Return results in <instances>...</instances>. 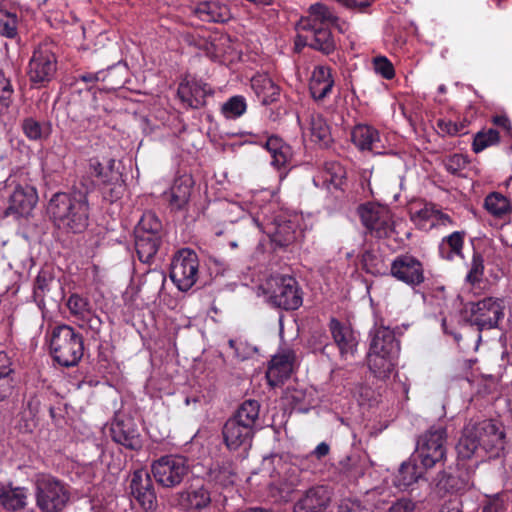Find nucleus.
<instances>
[{
  "label": "nucleus",
  "instance_id": "19",
  "mask_svg": "<svg viewBox=\"0 0 512 512\" xmlns=\"http://www.w3.org/2000/svg\"><path fill=\"white\" fill-rule=\"evenodd\" d=\"M330 330L341 358L346 361L353 358L357 352L359 335L349 325L336 319L331 320Z\"/></svg>",
  "mask_w": 512,
  "mask_h": 512
},
{
  "label": "nucleus",
  "instance_id": "52",
  "mask_svg": "<svg viewBox=\"0 0 512 512\" xmlns=\"http://www.w3.org/2000/svg\"><path fill=\"white\" fill-rule=\"evenodd\" d=\"M54 282V277L47 270H41L36 277L34 284V297L41 298L43 297L49 290L51 285Z\"/></svg>",
  "mask_w": 512,
  "mask_h": 512
},
{
  "label": "nucleus",
  "instance_id": "35",
  "mask_svg": "<svg viewBox=\"0 0 512 512\" xmlns=\"http://www.w3.org/2000/svg\"><path fill=\"white\" fill-rule=\"evenodd\" d=\"M251 88L262 104L274 102L279 95V87L266 74H258L251 79Z\"/></svg>",
  "mask_w": 512,
  "mask_h": 512
},
{
  "label": "nucleus",
  "instance_id": "48",
  "mask_svg": "<svg viewBox=\"0 0 512 512\" xmlns=\"http://www.w3.org/2000/svg\"><path fill=\"white\" fill-rule=\"evenodd\" d=\"M18 34V18L16 14L0 11V35L13 39Z\"/></svg>",
  "mask_w": 512,
  "mask_h": 512
},
{
  "label": "nucleus",
  "instance_id": "55",
  "mask_svg": "<svg viewBox=\"0 0 512 512\" xmlns=\"http://www.w3.org/2000/svg\"><path fill=\"white\" fill-rule=\"evenodd\" d=\"M312 392L295 391L292 395V399L295 402V409L299 412H308L311 407L314 406V400L312 399Z\"/></svg>",
  "mask_w": 512,
  "mask_h": 512
},
{
  "label": "nucleus",
  "instance_id": "3",
  "mask_svg": "<svg viewBox=\"0 0 512 512\" xmlns=\"http://www.w3.org/2000/svg\"><path fill=\"white\" fill-rule=\"evenodd\" d=\"M48 213L58 228L80 233L88 226V202L82 195L56 193L48 204Z\"/></svg>",
  "mask_w": 512,
  "mask_h": 512
},
{
  "label": "nucleus",
  "instance_id": "53",
  "mask_svg": "<svg viewBox=\"0 0 512 512\" xmlns=\"http://www.w3.org/2000/svg\"><path fill=\"white\" fill-rule=\"evenodd\" d=\"M484 272V261L483 258L480 255H474L471 261L469 272L466 276V280L471 283L475 284L478 283Z\"/></svg>",
  "mask_w": 512,
  "mask_h": 512
},
{
  "label": "nucleus",
  "instance_id": "17",
  "mask_svg": "<svg viewBox=\"0 0 512 512\" xmlns=\"http://www.w3.org/2000/svg\"><path fill=\"white\" fill-rule=\"evenodd\" d=\"M458 455V465L464 467L463 461L471 460L473 457L476 458L466 469L474 470L478 464L479 459H482V447L477 438L475 428L472 427L471 423L467 424L464 429L461 438L456 446Z\"/></svg>",
  "mask_w": 512,
  "mask_h": 512
},
{
  "label": "nucleus",
  "instance_id": "12",
  "mask_svg": "<svg viewBox=\"0 0 512 512\" xmlns=\"http://www.w3.org/2000/svg\"><path fill=\"white\" fill-rule=\"evenodd\" d=\"M57 70L55 54L48 45L38 46L32 54L28 66V76L34 84H44L53 79Z\"/></svg>",
  "mask_w": 512,
  "mask_h": 512
},
{
  "label": "nucleus",
  "instance_id": "29",
  "mask_svg": "<svg viewBox=\"0 0 512 512\" xmlns=\"http://www.w3.org/2000/svg\"><path fill=\"white\" fill-rule=\"evenodd\" d=\"M298 122L301 125L304 136L309 134L313 142L323 143L324 145L329 143L331 135L330 127L322 115L314 112L310 113L305 126H303L300 116H298Z\"/></svg>",
  "mask_w": 512,
  "mask_h": 512
},
{
  "label": "nucleus",
  "instance_id": "10",
  "mask_svg": "<svg viewBox=\"0 0 512 512\" xmlns=\"http://www.w3.org/2000/svg\"><path fill=\"white\" fill-rule=\"evenodd\" d=\"M151 471L156 482L165 488H173L182 483L189 473L187 459L178 455H167L154 461Z\"/></svg>",
  "mask_w": 512,
  "mask_h": 512
},
{
  "label": "nucleus",
  "instance_id": "59",
  "mask_svg": "<svg viewBox=\"0 0 512 512\" xmlns=\"http://www.w3.org/2000/svg\"><path fill=\"white\" fill-rule=\"evenodd\" d=\"M376 0H336L344 7L357 12H365Z\"/></svg>",
  "mask_w": 512,
  "mask_h": 512
},
{
  "label": "nucleus",
  "instance_id": "34",
  "mask_svg": "<svg viewBox=\"0 0 512 512\" xmlns=\"http://www.w3.org/2000/svg\"><path fill=\"white\" fill-rule=\"evenodd\" d=\"M210 495L203 487L181 491L175 495V505L183 509H202L210 503Z\"/></svg>",
  "mask_w": 512,
  "mask_h": 512
},
{
  "label": "nucleus",
  "instance_id": "9",
  "mask_svg": "<svg viewBox=\"0 0 512 512\" xmlns=\"http://www.w3.org/2000/svg\"><path fill=\"white\" fill-rule=\"evenodd\" d=\"M470 322L478 330H490L498 327L499 321L504 318L505 301L498 297H485L468 305Z\"/></svg>",
  "mask_w": 512,
  "mask_h": 512
},
{
  "label": "nucleus",
  "instance_id": "4",
  "mask_svg": "<svg viewBox=\"0 0 512 512\" xmlns=\"http://www.w3.org/2000/svg\"><path fill=\"white\" fill-rule=\"evenodd\" d=\"M49 352L55 362L63 367H73L83 357V337L71 326L59 325L49 335Z\"/></svg>",
  "mask_w": 512,
  "mask_h": 512
},
{
  "label": "nucleus",
  "instance_id": "2",
  "mask_svg": "<svg viewBox=\"0 0 512 512\" xmlns=\"http://www.w3.org/2000/svg\"><path fill=\"white\" fill-rule=\"evenodd\" d=\"M337 21V15L328 6L320 2L314 3L309 7L308 15L298 23V40L329 54L335 47L330 29Z\"/></svg>",
  "mask_w": 512,
  "mask_h": 512
},
{
  "label": "nucleus",
  "instance_id": "39",
  "mask_svg": "<svg viewBox=\"0 0 512 512\" xmlns=\"http://www.w3.org/2000/svg\"><path fill=\"white\" fill-rule=\"evenodd\" d=\"M464 236V232L455 231L447 237H444L439 244L440 256L446 260H453L455 257H461Z\"/></svg>",
  "mask_w": 512,
  "mask_h": 512
},
{
  "label": "nucleus",
  "instance_id": "56",
  "mask_svg": "<svg viewBox=\"0 0 512 512\" xmlns=\"http://www.w3.org/2000/svg\"><path fill=\"white\" fill-rule=\"evenodd\" d=\"M210 479L220 484L221 486H228L233 483L234 474L228 468L212 469L210 471Z\"/></svg>",
  "mask_w": 512,
  "mask_h": 512
},
{
  "label": "nucleus",
  "instance_id": "25",
  "mask_svg": "<svg viewBox=\"0 0 512 512\" xmlns=\"http://www.w3.org/2000/svg\"><path fill=\"white\" fill-rule=\"evenodd\" d=\"M110 432L112 439L126 448L136 450L141 447L140 433L131 419L114 421Z\"/></svg>",
  "mask_w": 512,
  "mask_h": 512
},
{
  "label": "nucleus",
  "instance_id": "62",
  "mask_svg": "<svg viewBox=\"0 0 512 512\" xmlns=\"http://www.w3.org/2000/svg\"><path fill=\"white\" fill-rule=\"evenodd\" d=\"M415 510V503L409 499H401L394 503L388 512H413Z\"/></svg>",
  "mask_w": 512,
  "mask_h": 512
},
{
  "label": "nucleus",
  "instance_id": "7",
  "mask_svg": "<svg viewBox=\"0 0 512 512\" xmlns=\"http://www.w3.org/2000/svg\"><path fill=\"white\" fill-rule=\"evenodd\" d=\"M199 259L195 251L183 248L173 256L170 278L180 291H188L198 280Z\"/></svg>",
  "mask_w": 512,
  "mask_h": 512
},
{
  "label": "nucleus",
  "instance_id": "50",
  "mask_svg": "<svg viewBox=\"0 0 512 512\" xmlns=\"http://www.w3.org/2000/svg\"><path fill=\"white\" fill-rule=\"evenodd\" d=\"M229 346L234 350L235 357L240 361L252 359L257 353V347L246 341L229 340Z\"/></svg>",
  "mask_w": 512,
  "mask_h": 512
},
{
  "label": "nucleus",
  "instance_id": "26",
  "mask_svg": "<svg viewBox=\"0 0 512 512\" xmlns=\"http://www.w3.org/2000/svg\"><path fill=\"white\" fill-rule=\"evenodd\" d=\"M114 163L115 160L112 158L103 159V161L98 157L91 158L87 173L92 177V180L90 184H85L87 189L110 184L115 177Z\"/></svg>",
  "mask_w": 512,
  "mask_h": 512
},
{
  "label": "nucleus",
  "instance_id": "13",
  "mask_svg": "<svg viewBox=\"0 0 512 512\" xmlns=\"http://www.w3.org/2000/svg\"><path fill=\"white\" fill-rule=\"evenodd\" d=\"M484 452L497 456L505 445V433L501 425L492 420L471 423Z\"/></svg>",
  "mask_w": 512,
  "mask_h": 512
},
{
  "label": "nucleus",
  "instance_id": "43",
  "mask_svg": "<svg viewBox=\"0 0 512 512\" xmlns=\"http://www.w3.org/2000/svg\"><path fill=\"white\" fill-rule=\"evenodd\" d=\"M13 372L12 363L7 353L0 351V401L5 399L12 391V380L10 378Z\"/></svg>",
  "mask_w": 512,
  "mask_h": 512
},
{
  "label": "nucleus",
  "instance_id": "8",
  "mask_svg": "<svg viewBox=\"0 0 512 512\" xmlns=\"http://www.w3.org/2000/svg\"><path fill=\"white\" fill-rule=\"evenodd\" d=\"M362 224L376 238H388L394 233V220L388 206L369 202L359 207Z\"/></svg>",
  "mask_w": 512,
  "mask_h": 512
},
{
  "label": "nucleus",
  "instance_id": "31",
  "mask_svg": "<svg viewBox=\"0 0 512 512\" xmlns=\"http://www.w3.org/2000/svg\"><path fill=\"white\" fill-rule=\"evenodd\" d=\"M196 16L206 22H226L231 18L230 9L219 1H203L194 8Z\"/></svg>",
  "mask_w": 512,
  "mask_h": 512
},
{
  "label": "nucleus",
  "instance_id": "18",
  "mask_svg": "<svg viewBox=\"0 0 512 512\" xmlns=\"http://www.w3.org/2000/svg\"><path fill=\"white\" fill-rule=\"evenodd\" d=\"M37 200L38 196L34 187L28 184L17 185L9 198V206L5 215L27 216L36 205Z\"/></svg>",
  "mask_w": 512,
  "mask_h": 512
},
{
  "label": "nucleus",
  "instance_id": "21",
  "mask_svg": "<svg viewBox=\"0 0 512 512\" xmlns=\"http://www.w3.org/2000/svg\"><path fill=\"white\" fill-rule=\"evenodd\" d=\"M255 430L241 423L234 418H229L223 427V438L230 450H237L240 447L250 446Z\"/></svg>",
  "mask_w": 512,
  "mask_h": 512
},
{
  "label": "nucleus",
  "instance_id": "28",
  "mask_svg": "<svg viewBox=\"0 0 512 512\" xmlns=\"http://www.w3.org/2000/svg\"><path fill=\"white\" fill-rule=\"evenodd\" d=\"M351 138L360 150H369L377 154L382 153L383 145L379 133L369 125L360 124L355 126L351 132Z\"/></svg>",
  "mask_w": 512,
  "mask_h": 512
},
{
  "label": "nucleus",
  "instance_id": "44",
  "mask_svg": "<svg viewBox=\"0 0 512 512\" xmlns=\"http://www.w3.org/2000/svg\"><path fill=\"white\" fill-rule=\"evenodd\" d=\"M247 109V103L243 96L236 95L223 103L221 112L227 119H236L242 116Z\"/></svg>",
  "mask_w": 512,
  "mask_h": 512
},
{
  "label": "nucleus",
  "instance_id": "42",
  "mask_svg": "<svg viewBox=\"0 0 512 512\" xmlns=\"http://www.w3.org/2000/svg\"><path fill=\"white\" fill-rule=\"evenodd\" d=\"M260 404L256 400H246L237 409L236 413L232 416L235 420L247 424L248 427L255 430L257 421L259 419Z\"/></svg>",
  "mask_w": 512,
  "mask_h": 512
},
{
  "label": "nucleus",
  "instance_id": "64",
  "mask_svg": "<svg viewBox=\"0 0 512 512\" xmlns=\"http://www.w3.org/2000/svg\"><path fill=\"white\" fill-rule=\"evenodd\" d=\"M492 121L496 126H499L505 129L509 134H512L511 123L507 116L497 115L493 117Z\"/></svg>",
  "mask_w": 512,
  "mask_h": 512
},
{
  "label": "nucleus",
  "instance_id": "47",
  "mask_svg": "<svg viewBox=\"0 0 512 512\" xmlns=\"http://www.w3.org/2000/svg\"><path fill=\"white\" fill-rule=\"evenodd\" d=\"M499 133L494 129L478 132L473 140L472 149L475 153H480L486 148L498 143Z\"/></svg>",
  "mask_w": 512,
  "mask_h": 512
},
{
  "label": "nucleus",
  "instance_id": "51",
  "mask_svg": "<svg viewBox=\"0 0 512 512\" xmlns=\"http://www.w3.org/2000/svg\"><path fill=\"white\" fill-rule=\"evenodd\" d=\"M13 93L10 80L0 70V115L10 106Z\"/></svg>",
  "mask_w": 512,
  "mask_h": 512
},
{
  "label": "nucleus",
  "instance_id": "40",
  "mask_svg": "<svg viewBox=\"0 0 512 512\" xmlns=\"http://www.w3.org/2000/svg\"><path fill=\"white\" fill-rule=\"evenodd\" d=\"M27 504V492L24 488L16 487L0 490V505L9 511L22 509Z\"/></svg>",
  "mask_w": 512,
  "mask_h": 512
},
{
  "label": "nucleus",
  "instance_id": "1",
  "mask_svg": "<svg viewBox=\"0 0 512 512\" xmlns=\"http://www.w3.org/2000/svg\"><path fill=\"white\" fill-rule=\"evenodd\" d=\"M272 195L268 191H262L256 195L255 203L247 208L253 223L260 231L265 233L275 245L283 247L291 244L297 238L295 223L290 216L283 211L276 212L278 204L269 200L265 204H259Z\"/></svg>",
  "mask_w": 512,
  "mask_h": 512
},
{
  "label": "nucleus",
  "instance_id": "27",
  "mask_svg": "<svg viewBox=\"0 0 512 512\" xmlns=\"http://www.w3.org/2000/svg\"><path fill=\"white\" fill-rule=\"evenodd\" d=\"M330 501L328 490L323 487H315L306 492L294 506L295 512H323Z\"/></svg>",
  "mask_w": 512,
  "mask_h": 512
},
{
  "label": "nucleus",
  "instance_id": "6",
  "mask_svg": "<svg viewBox=\"0 0 512 512\" xmlns=\"http://www.w3.org/2000/svg\"><path fill=\"white\" fill-rule=\"evenodd\" d=\"M36 506L41 512H61L70 499L65 483L51 475H40L36 480Z\"/></svg>",
  "mask_w": 512,
  "mask_h": 512
},
{
  "label": "nucleus",
  "instance_id": "23",
  "mask_svg": "<svg viewBox=\"0 0 512 512\" xmlns=\"http://www.w3.org/2000/svg\"><path fill=\"white\" fill-rule=\"evenodd\" d=\"M334 87V78L329 66H315L309 81V91L312 98L319 102L330 95Z\"/></svg>",
  "mask_w": 512,
  "mask_h": 512
},
{
  "label": "nucleus",
  "instance_id": "33",
  "mask_svg": "<svg viewBox=\"0 0 512 512\" xmlns=\"http://www.w3.org/2000/svg\"><path fill=\"white\" fill-rule=\"evenodd\" d=\"M265 147L271 156V165L276 169L286 168L292 159V149L281 138L271 136L265 141Z\"/></svg>",
  "mask_w": 512,
  "mask_h": 512
},
{
  "label": "nucleus",
  "instance_id": "49",
  "mask_svg": "<svg viewBox=\"0 0 512 512\" xmlns=\"http://www.w3.org/2000/svg\"><path fill=\"white\" fill-rule=\"evenodd\" d=\"M24 134L30 140H40L49 134V128L41 125L33 118H27L22 124Z\"/></svg>",
  "mask_w": 512,
  "mask_h": 512
},
{
  "label": "nucleus",
  "instance_id": "22",
  "mask_svg": "<svg viewBox=\"0 0 512 512\" xmlns=\"http://www.w3.org/2000/svg\"><path fill=\"white\" fill-rule=\"evenodd\" d=\"M211 93V88L201 81L191 79L184 80L178 87L177 94L182 101L189 108H200L205 103V98Z\"/></svg>",
  "mask_w": 512,
  "mask_h": 512
},
{
  "label": "nucleus",
  "instance_id": "58",
  "mask_svg": "<svg viewBox=\"0 0 512 512\" xmlns=\"http://www.w3.org/2000/svg\"><path fill=\"white\" fill-rule=\"evenodd\" d=\"M467 165V159L465 156L461 154H454L449 157L445 163L446 169L452 173L456 174Z\"/></svg>",
  "mask_w": 512,
  "mask_h": 512
},
{
  "label": "nucleus",
  "instance_id": "54",
  "mask_svg": "<svg viewBox=\"0 0 512 512\" xmlns=\"http://www.w3.org/2000/svg\"><path fill=\"white\" fill-rule=\"evenodd\" d=\"M373 67L377 74L390 80L394 77L395 71L392 63L384 56H378L373 60Z\"/></svg>",
  "mask_w": 512,
  "mask_h": 512
},
{
  "label": "nucleus",
  "instance_id": "60",
  "mask_svg": "<svg viewBox=\"0 0 512 512\" xmlns=\"http://www.w3.org/2000/svg\"><path fill=\"white\" fill-rule=\"evenodd\" d=\"M437 132L441 136H457V128L454 121L448 119H439L437 121Z\"/></svg>",
  "mask_w": 512,
  "mask_h": 512
},
{
  "label": "nucleus",
  "instance_id": "20",
  "mask_svg": "<svg viewBox=\"0 0 512 512\" xmlns=\"http://www.w3.org/2000/svg\"><path fill=\"white\" fill-rule=\"evenodd\" d=\"M67 307L70 313L77 319L81 328H88L93 332H98L102 321L92 310L87 299L73 294L67 301Z\"/></svg>",
  "mask_w": 512,
  "mask_h": 512
},
{
  "label": "nucleus",
  "instance_id": "57",
  "mask_svg": "<svg viewBox=\"0 0 512 512\" xmlns=\"http://www.w3.org/2000/svg\"><path fill=\"white\" fill-rule=\"evenodd\" d=\"M447 485H448V488H447L448 490L455 492V493H463V492L471 489V487L473 486V482L470 480V477L468 474L465 478H462L459 480H456V478L453 476H449L447 478Z\"/></svg>",
  "mask_w": 512,
  "mask_h": 512
},
{
  "label": "nucleus",
  "instance_id": "41",
  "mask_svg": "<svg viewBox=\"0 0 512 512\" xmlns=\"http://www.w3.org/2000/svg\"><path fill=\"white\" fill-rule=\"evenodd\" d=\"M284 475L279 484V497L283 501H288L290 494L300 484L299 469L293 464L291 466H284L281 468Z\"/></svg>",
  "mask_w": 512,
  "mask_h": 512
},
{
  "label": "nucleus",
  "instance_id": "38",
  "mask_svg": "<svg viewBox=\"0 0 512 512\" xmlns=\"http://www.w3.org/2000/svg\"><path fill=\"white\" fill-rule=\"evenodd\" d=\"M422 476V471L415 463L403 462L394 476L393 484L400 491H405L416 483Z\"/></svg>",
  "mask_w": 512,
  "mask_h": 512
},
{
  "label": "nucleus",
  "instance_id": "36",
  "mask_svg": "<svg viewBox=\"0 0 512 512\" xmlns=\"http://www.w3.org/2000/svg\"><path fill=\"white\" fill-rule=\"evenodd\" d=\"M486 211L497 219H505L512 212L510 200L498 192L489 193L484 200Z\"/></svg>",
  "mask_w": 512,
  "mask_h": 512
},
{
  "label": "nucleus",
  "instance_id": "11",
  "mask_svg": "<svg viewBox=\"0 0 512 512\" xmlns=\"http://www.w3.org/2000/svg\"><path fill=\"white\" fill-rule=\"evenodd\" d=\"M446 429L432 427L417 441V456L424 468H432L442 461L446 454Z\"/></svg>",
  "mask_w": 512,
  "mask_h": 512
},
{
  "label": "nucleus",
  "instance_id": "14",
  "mask_svg": "<svg viewBox=\"0 0 512 512\" xmlns=\"http://www.w3.org/2000/svg\"><path fill=\"white\" fill-rule=\"evenodd\" d=\"M296 362L295 352L289 348H281L280 351L274 355L269 363L266 378L270 386H279L287 380Z\"/></svg>",
  "mask_w": 512,
  "mask_h": 512
},
{
  "label": "nucleus",
  "instance_id": "37",
  "mask_svg": "<svg viewBox=\"0 0 512 512\" xmlns=\"http://www.w3.org/2000/svg\"><path fill=\"white\" fill-rule=\"evenodd\" d=\"M160 238V235L135 234V248L140 261H151L158 250Z\"/></svg>",
  "mask_w": 512,
  "mask_h": 512
},
{
  "label": "nucleus",
  "instance_id": "45",
  "mask_svg": "<svg viewBox=\"0 0 512 512\" xmlns=\"http://www.w3.org/2000/svg\"><path fill=\"white\" fill-rule=\"evenodd\" d=\"M434 214L435 205L425 204L423 208L412 213L411 220L419 229L430 230L433 228Z\"/></svg>",
  "mask_w": 512,
  "mask_h": 512
},
{
  "label": "nucleus",
  "instance_id": "46",
  "mask_svg": "<svg viewBox=\"0 0 512 512\" xmlns=\"http://www.w3.org/2000/svg\"><path fill=\"white\" fill-rule=\"evenodd\" d=\"M162 229L161 221L152 212L143 214L135 229V234L160 235Z\"/></svg>",
  "mask_w": 512,
  "mask_h": 512
},
{
  "label": "nucleus",
  "instance_id": "61",
  "mask_svg": "<svg viewBox=\"0 0 512 512\" xmlns=\"http://www.w3.org/2000/svg\"><path fill=\"white\" fill-rule=\"evenodd\" d=\"M453 225H454V222H453L452 218L448 214L442 212L435 206L433 228L441 227V226L449 227V226H453Z\"/></svg>",
  "mask_w": 512,
  "mask_h": 512
},
{
  "label": "nucleus",
  "instance_id": "32",
  "mask_svg": "<svg viewBox=\"0 0 512 512\" xmlns=\"http://www.w3.org/2000/svg\"><path fill=\"white\" fill-rule=\"evenodd\" d=\"M192 185V178L187 175L181 176L174 181L167 194L172 210H183L185 208L191 195Z\"/></svg>",
  "mask_w": 512,
  "mask_h": 512
},
{
  "label": "nucleus",
  "instance_id": "5",
  "mask_svg": "<svg viewBox=\"0 0 512 512\" xmlns=\"http://www.w3.org/2000/svg\"><path fill=\"white\" fill-rule=\"evenodd\" d=\"M266 300L284 310H295L302 305V296L296 280L290 276H271L261 286Z\"/></svg>",
  "mask_w": 512,
  "mask_h": 512
},
{
  "label": "nucleus",
  "instance_id": "30",
  "mask_svg": "<svg viewBox=\"0 0 512 512\" xmlns=\"http://www.w3.org/2000/svg\"><path fill=\"white\" fill-rule=\"evenodd\" d=\"M398 356L368 351L366 356L368 369L375 377L386 379L394 370Z\"/></svg>",
  "mask_w": 512,
  "mask_h": 512
},
{
  "label": "nucleus",
  "instance_id": "15",
  "mask_svg": "<svg viewBox=\"0 0 512 512\" xmlns=\"http://www.w3.org/2000/svg\"><path fill=\"white\" fill-rule=\"evenodd\" d=\"M391 275L408 285H419L424 281L422 263L411 255L397 256L391 263Z\"/></svg>",
  "mask_w": 512,
  "mask_h": 512
},
{
  "label": "nucleus",
  "instance_id": "16",
  "mask_svg": "<svg viewBox=\"0 0 512 512\" xmlns=\"http://www.w3.org/2000/svg\"><path fill=\"white\" fill-rule=\"evenodd\" d=\"M131 494L146 511H155L157 498L150 475L145 470H136L131 478Z\"/></svg>",
  "mask_w": 512,
  "mask_h": 512
},
{
  "label": "nucleus",
  "instance_id": "24",
  "mask_svg": "<svg viewBox=\"0 0 512 512\" xmlns=\"http://www.w3.org/2000/svg\"><path fill=\"white\" fill-rule=\"evenodd\" d=\"M370 346L368 351L387 355H399L400 343L395 333L389 327L375 326L370 332Z\"/></svg>",
  "mask_w": 512,
  "mask_h": 512
},
{
  "label": "nucleus",
  "instance_id": "63",
  "mask_svg": "<svg viewBox=\"0 0 512 512\" xmlns=\"http://www.w3.org/2000/svg\"><path fill=\"white\" fill-rule=\"evenodd\" d=\"M503 509V503L499 497L495 496L489 498L483 505L482 512H501Z\"/></svg>",
  "mask_w": 512,
  "mask_h": 512
}]
</instances>
